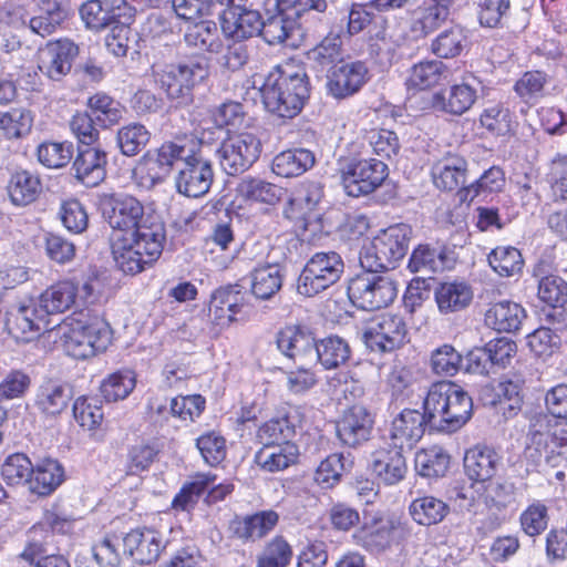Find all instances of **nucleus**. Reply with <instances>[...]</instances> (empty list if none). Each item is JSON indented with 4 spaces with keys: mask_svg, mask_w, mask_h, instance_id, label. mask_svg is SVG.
I'll list each match as a JSON object with an SVG mask.
<instances>
[{
    "mask_svg": "<svg viewBox=\"0 0 567 567\" xmlns=\"http://www.w3.org/2000/svg\"><path fill=\"white\" fill-rule=\"evenodd\" d=\"M383 269H363L349 280L348 297L358 309L374 311L390 306L398 296V284Z\"/></svg>",
    "mask_w": 567,
    "mask_h": 567,
    "instance_id": "9",
    "label": "nucleus"
},
{
    "mask_svg": "<svg viewBox=\"0 0 567 567\" xmlns=\"http://www.w3.org/2000/svg\"><path fill=\"white\" fill-rule=\"evenodd\" d=\"M277 349L296 364H312L316 357V337L301 324H288L276 333Z\"/></svg>",
    "mask_w": 567,
    "mask_h": 567,
    "instance_id": "20",
    "label": "nucleus"
},
{
    "mask_svg": "<svg viewBox=\"0 0 567 567\" xmlns=\"http://www.w3.org/2000/svg\"><path fill=\"white\" fill-rule=\"evenodd\" d=\"M236 192L245 200L277 204L284 194V189L259 177H244L237 185Z\"/></svg>",
    "mask_w": 567,
    "mask_h": 567,
    "instance_id": "46",
    "label": "nucleus"
},
{
    "mask_svg": "<svg viewBox=\"0 0 567 567\" xmlns=\"http://www.w3.org/2000/svg\"><path fill=\"white\" fill-rule=\"evenodd\" d=\"M374 426V416L361 404L347 409L336 423L339 442L347 447L358 449L370 441Z\"/></svg>",
    "mask_w": 567,
    "mask_h": 567,
    "instance_id": "21",
    "label": "nucleus"
},
{
    "mask_svg": "<svg viewBox=\"0 0 567 567\" xmlns=\"http://www.w3.org/2000/svg\"><path fill=\"white\" fill-rule=\"evenodd\" d=\"M455 0H430L421 9V16L415 22L424 35L441 28L452 16Z\"/></svg>",
    "mask_w": 567,
    "mask_h": 567,
    "instance_id": "55",
    "label": "nucleus"
},
{
    "mask_svg": "<svg viewBox=\"0 0 567 567\" xmlns=\"http://www.w3.org/2000/svg\"><path fill=\"white\" fill-rule=\"evenodd\" d=\"M370 468L379 482L396 485L408 473L404 451L395 446L380 447L372 453Z\"/></svg>",
    "mask_w": 567,
    "mask_h": 567,
    "instance_id": "31",
    "label": "nucleus"
},
{
    "mask_svg": "<svg viewBox=\"0 0 567 567\" xmlns=\"http://www.w3.org/2000/svg\"><path fill=\"white\" fill-rule=\"evenodd\" d=\"M409 522L396 517L374 516L352 534L353 543L370 553H381L392 543H400L411 536Z\"/></svg>",
    "mask_w": 567,
    "mask_h": 567,
    "instance_id": "11",
    "label": "nucleus"
},
{
    "mask_svg": "<svg viewBox=\"0 0 567 567\" xmlns=\"http://www.w3.org/2000/svg\"><path fill=\"white\" fill-rule=\"evenodd\" d=\"M344 271V262L337 251H319L305 265L297 281L298 293L313 297L334 285Z\"/></svg>",
    "mask_w": 567,
    "mask_h": 567,
    "instance_id": "10",
    "label": "nucleus"
},
{
    "mask_svg": "<svg viewBox=\"0 0 567 567\" xmlns=\"http://www.w3.org/2000/svg\"><path fill=\"white\" fill-rule=\"evenodd\" d=\"M165 543L162 535L150 528H135L124 536L106 534L93 547V555L101 567H120L122 557L134 563L150 565L157 561Z\"/></svg>",
    "mask_w": 567,
    "mask_h": 567,
    "instance_id": "3",
    "label": "nucleus"
},
{
    "mask_svg": "<svg viewBox=\"0 0 567 567\" xmlns=\"http://www.w3.org/2000/svg\"><path fill=\"white\" fill-rule=\"evenodd\" d=\"M34 471V465L24 453H13L9 455L1 466V477L7 485L30 486V480Z\"/></svg>",
    "mask_w": 567,
    "mask_h": 567,
    "instance_id": "58",
    "label": "nucleus"
},
{
    "mask_svg": "<svg viewBox=\"0 0 567 567\" xmlns=\"http://www.w3.org/2000/svg\"><path fill=\"white\" fill-rule=\"evenodd\" d=\"M310 90L306 71L286 63L269 71L261 86V96L268 112L292 118L302 111L310 96Z\"/></svg>",
    "mask_w": 567,
    "mask_h": 567,
    "instance_id": "1",
    "label": "nucleus"
},
{
    "mask_svg": "<svg viewBox=\"0 0 567 567\" xmlns=\"http://www.w3.org/2000/svg\"><path fill=\"white\" fill-rule=\"evenodd\" d=\"M463 357L451 344H443L431 352L432 372L441 377H454L462 368Z\"/></svg>",
    "mask_w": 567,
    "mask_h": 567,
    "instance_id": "63",
    "label": "nucleus"
},
{
    "mask_svg": "<svg viewBox=\"0 0 567 567\" xmlns=\"http://www.w3.org/2000/svg\"><path fill=\"white\" fill-rule=\"evenodd\" d=\"M481 82L474 75L465 78L460 84L436 92L432 96V107L451 115H462L467 112L477 99V85Z\"/></svg>",
    "mask_w": 567,
    "mask_h": 567,
    "instance_id": "24",
    "label": "nucleus"
},
{
    "mask_svg": "<svg viewBox=\"0 0 567 567\" xmlns=\"http://www.w3.org/2000/svg\"><path fill=\"white\" fill-rule=\"evenodd\" d=\"M505 184V174L498 166L486 169L480 178L458 192L462 202H473L477 197H487L492 193L499 192Z\"/></svg>",
    "mask_w": 567,
    "mask_h": 567,
    "instance_id": "50",
    "label": "nucleus"
},
{
    "mask_svg": "<svg viewBox=\"0 0 567 567\" xmlns=\"http://www.w3.org/2000/svg\"><path fill=\"white\" fill-rule=\"evenodd\" d=\"M199 145L196 140L188 137L164 142L154 155L147 154L148 172L156 169L152 178L163 179L166 177L176 161H182V164L187 162Z\"/></svg>",
    "mask_w": 567,
    "mask_h": 567,
    "instance_id": "25",
    "label": "nucleus"
},
{
    "mask_svg": "<svg viewBox=\"0 0 567 567\" xmlns=\"http://www.w3.org/2000/svg\"><path fill=\"white\" fill-rule=\"evenodd\" d=\"M447 66L439 60H426L411 68L408 84L419 90H426L441 83Z\"/></svg>",
    "mask_w": 567,
    "mask_h": 567,
    "instance_id": "53",
    "label": "nucleus"
},
{
    "mask_svg": "<svg viewBox=\"0 0 567 567\" xmlns=\"http://www.w3.org/2000/svg\"><path fill=\"white\" fill-rule=\"evenodd\" d=\"M39 310L34 300L11 305L4 320L8 333L16 339L29 341L41 330H48L50 322Z\"/></svg>",
    "mask_w": 567,
    "mask_h": 567,
    "instance_id": "22",
    "label": "nucleus"
},
{
    "mask_svg": "<svg viewBox=\"0 0 567 567\" xmlns=\"http://www.w3.org/2000/svg\"><path fill=\"white\" fill-rule=\"evenodd\" d=\"M342 25L339 30L331 29L319 44L308 52L311 68L326 75L346 60L342 50Z\"/></svg>",
    "mask_w": 567,
    "mask_h": 567,
    "instance_id": "35",
    "label": "nucleus"
},
{
    "mask_svg": "<svg viewBox=\"0 0 567 567\" xmlns=\"http://www.w3.org/2000/svg\"><path fill=\"white\" fill-rule=\"evenodd\" d=\"M214 181V171L209 159L205 158L200 145L178 169L175 177L176 189L179 194L198 198L206 195Z\"/></svg>",
    "mask_w": 567,
    "mask_h": 567,
    "instance_id": "17",
    "label": "nucleus"
},
{
    "mask_svg": "<svg viewBox=\"0 0 567 567\" xmlns=\"http://www.w3.org/2000/svg\"><path fill=\"white\" fill-rule=\"evenodd\" d=\"M223 32L237 40H245L262 32L264 18L257 10L245 6L235 8L229 13L218 18Z\"/></svg>",
    "mask_w": 567,
    "mask_h": 567,
    "instance_id": "34",
    "label": "nucleus"
},
{
    "mask_svg": "<svg viewBox=\"0 0 567 567\" xmlns=\"http://www.w3.org/2000/svg\"><path fill=\"white\" fill-rule=\"evenodd\" d=\"M454 264V251L446 246L434 247L430 244H420L412 250L408 268L411 272L431 276L452 269Z\"/></svg>",
    "mask_w": 567,
    "mask_h": 567,
    "instance_id": "29",
    "label": "nucleus"
},
{
    "mask_svg": "<svg viewBox=\"0 0 567 567\" xmlns=\"http://www.w3.org/2000/svg\"><path fill=\"white\" fill-rule=\"evenodd\" d=\"M111 343V327L101 319L73 328L64 336L63 348L68 355L85 360L103 352Z\"/></svg>",
    "mask_w": 567,
    "mask_h": 567,
    "instance_id": "14",
    "label": "nucleus"
},
{
    "mask_svg": "<svg viewBox=\"0 0 567 567\" xmlns=\"http://www.w3.org/2000/svg\"><path fill=\"white\" fill-rule=\"evenodd\" d=\"M422 409L430 431L454 433L473 415L472 396L453 381L432 383L424 396Z\"/></svg>",
    "mask_w": 567,
    "mask_h": 567,
    "instance_id": "2",
    "label": "nucleus"
},
{
    "mask_svg": "<svg viewBox=\"0 0 567 567\" xmlns=\"http://www.w3.org/2000/svg\"><path fill=\"white\" fill-rule=\"evenodd\" d=\"M316 164L315 153L308 148L295 147L277 154L271 164V171L281 177H297L309 171Z\"/></svg>",
    "mask_w": 567,
    "mask_h": 567,
    "instance_id": "38",
    "label": "nucleus"
},
{
    "mask_svg": "<svg viewBox=\"0 0 567 567\" xmlns=\"http://www.w3.org/2000/svg\"><path fill=\"white\" fill-rule=\"evenodd\" d=\"M297 416L279 413L262 423L257 431V439L262 445L292 444L296 435Z\"/></svg>",
    "mask_w": 567,
    "mask_h": 567,
    "instance_id": "39",
    "label": "nucleus"
},
{
    "mask_svg": "<svg viewBox=\"0 0 567 567\" xmlns=\"http://www.w3.org/2000/svg\"><path fill=\"white\" fill-rule=\"evenodd\" d=\"M150 131L141 123H130L122 126L116 133V145L120 152L127 157L135 156L148 144Z\"/></svg>",
    "mask_w": 567,
    "mask_h": 567,
    "instance_id": "57",
    "label": "nucleus"
},
{
    "mask_svg": "<svg viewBox=\"0 0 567 567\" xmlns=\"http://www.w3.org/2000/svg\"><path fill=\"white\" fill-rule=\"evenodd\" d=\"M79 47L69 39H60L47 43L40 53L39 69L53 81H60L72 69Z\"/></svg>",
    "mask_w": 567,
    "mask_h": 567,
    "instance_id": "26",
    "label": "nucleus"
},
{
    "mask_svg": "<svg viewBox=\"0 0 567 567\" xmlns=\"http://www.w3.org/2000/svg\"><path fill=\"white\" fill-rule=\"evenodd\" d=\"M439 311L449 315L464 310L473 299V291L465 282H441L434 291Z\"/></svg>",
    "mask_w": 567,
    "mask_h": 567,
    "instance_id": "41",
    "label": "nucleus"
},
{
    "mask_svg": "<svg viewBox=\"0 0 567 567\" xmlns=\"http://www.w3.org/2000/svg\"><path fill=\"white\" fill-rule=\"evenodd\" d=\"M79 13L87 29L101 31L121 21H134L136 9L127 0H87Z\"/></svg>",
    "mask_w": 567,
    "mask_h": 567,
    "instance_id": "15",
    "label": "nucleus"
},
{
    "mask_svg": "<svg viewBox=\"0 0 567 567\" xmlns=\"http://www.w3.org/2000/svg\"><path fill=\"white\" fill-rule=\"evenodd\" d=\"M549 75L539 70L526 71L515 82L514 92L528 105H535L546 94L545 87L549 83Z\"/></svg>",
    "mask_w": 567,
    "mask_h": 567,
    "instance_id": "54",
    "label": "nucleus"
},
{
    "mask_svg": "<svg viewBox=\"0 0 567 567\" xmlns=\"http://www.w3.org/2000/svg\"><path fill=\"white\" fill-rule=\"evenodd\" d=\"M327 8L326 0H277L274 12L268 10L264 19L261 37L270 45L285 43L300 31L306 14Z\"/></svg>",
    "mask_w": 567,
    "mask_h": 567,
    "instance_id": "6",
    "label": "nucleus"
},
{
    "mask_svg": "<svg viewBox=\"0 0 567 567\" xmlns=\"http://www.w3.org/2000/svg\"><path fill=\"white\" fill-rule=\"evenodd\" d=\"M184 41L187 47L200 52L218 53L223 48L217 25L213 21H202L189 27L184 34Z\"/></svg>",
    "mask_w": 567,
    "mask_h": 567,
    "instance_id": "49",
    "label": "nucleus"
},
{
    "mask_svg": "<svg viewBox=\"0 0 567 567\" xmlns=\"http://www.w3.org/2000/svg\"><path fill=\"white\" fill-rule=\"evenodd\" d=\"M491 268L501 277L519 274L524 267L520 251L513 246H497L487 256Z\"/></svg>",
    "mask_w": 567,
    "mask_h": 567,
    "instance_id": "56",
    "label": "nucleus"
},
{
    "mask_svg": "<svg viewBox=\"0 0 567 567\" xmlns=\"http://www.w3.org/2000/svg\"><path fill=\"white\" fill-rule=\"evenodd\" d=\"M97 207L104 220L113 229L136 235L142 227L157 225L159 231L166 234L165 225L158 216L146 214L143 204L134 196L125 193H102L97 196Z\"/></svg>",
    "mask_w": 567,
    "mask_h": 567,
    "instance_id": "5",
    "label": "nucleus"
},
{
    "mask_svg": "<svg viewBox=\"0 0 567 567\" xmlns=\"http://www.w3.org/2000/svg\"><path fill=\"white\" fill-rule=\"evenodd\" d=\"M426 430L430 431V423L424 411L404 409L391 423L389 446H395L403 451L412 450Z\"/></svg>",
    "mask_w": 567,
    "mask_h": 567,
    "instance_id": "23",
    "label": "nucleus"
},
{
    "mask_svg": "<svg viewBox=\"0 0 567 567\" xmlns=\"http://www.w3.org/2000/svg\"><path fill=\"white\" fill-rule=\"evenodd\" d=\"M413 236L410 225L399 223L381 229L360 252L363 269H394L408 250Z\"/></svg>",
    "mask_w": 567,
    "mask_h": 567,
    "instance_id": "7",
    "label": "nucleus"
},
{
    "mask_svg": "<svg viewBox=\"0 0 567 567\" xmlns=\"http://www.w3.org/2000/svg\"><path fill=\"white\" fill-rule=\"evenodd\" d=\"M292 558V549L282 536L274 537L257 558V567H287Z\"/></svg>",
    "mask_w": 567,
    "mask_h": 567,
    "instance_id": "64",
    "label": "nucleus"
},
{
    "mask_svg": "<svg viewBox=\"0 0 567 567\" xmlns=\"http://www.w3.org/2000/svg\"><path fill=\"white\" fill-rule=\"evenodd\" d=\"M415 471L420 476L437 478L445 475L450 466V455L440 446L423 449L415 454Z\"/></svg>",
    "mask_w": 567,
    "mask_h": 567,
    "instance_id": "51",
    "label": "nucleus"
},
{
    "mask_svg": "<svg viewBox=\"0 0 567 567\" xmlns=\"http://www.w3.org/2000/svg\"><path fill=\"white\" fill-rule=\"evenodd\" d=\"M246 303V292L239 285L221 286L214 290L209 301V317L219 327H228L236 320Z\"/></svg>",
    "mask_w": 567,
    "mask_h": 567,
    "instance_id": "27",
    "label": "nucleus"
},
{
    "mask_svg": "<svg viewBox=\"0 0 567 567\" xmlns=\"http://www.w3.org/2000/svg\"><path fill=\"white\" fill-rule=\"evenodd\" d=\"M351 357L349 342L339 336H328L316 340L313 363H320L324 370H333L346 364Z\"/></svg>",
    "mask_w": 567,
    "mask_h": 567,
    "instance_id": "44",
    "label": "nucleus"
},
{
    "mask_svg": "<svg viewBox=\"0 0 567 567\" xmlns=\"http://www.w3.org/2000/svg\"><path fill=\"white\" fill-rule=\"evenodd\" d=\"M42 243L45 256L55 264L65 265L75 258L76 246L64 235L45 231L42 236Z\"/></svg>",
    "mask_w": 567,
    "mask_h": 567,
    "instance_id": "60",
    "label": "nucleus"
},
{
    "mask_svg": "<svg viewBox=\"0 0 567 567\" xmlns=\"http://www.w3.org/2000/svg\"><path fill=\"white\" fill-rule=\"evenodd\" d=\"M467 162L460 156L449 157L433 167V181L442 190H455L465 187Z\"/></svg>",
    "mask_w": 567,
    "mask_h": 567,
    "instance_id": "45",
    "label": "nucleus"
},
{
    "mask_svg": "<svg viewBox=\"0 0 567 567\" xmlns=\"http://www.w3.org/2000/svg\"><path fill=\"white\" fill-rule=\"evenodd\" d=\"M449 512L450 507L444 501L431 495L417 497L409 506L412 519L422 526H431L442 522Z\"/></svg>",
    "mask_w": 567,
    "mask_h": 567,
    "instance_id": "48",
    "label": "nucleus"
},
{
    "mask_svg": "<svg viewBox=\"0 0 567 567\" xmlns=\"http://www.w3.org/2000/svg\"><path fill=\"white\" fill-rule=\"evenodd\" d=\"M209 75V59L203 54H192L176 63L153 64L151 76L156 87L162 90L176 106L194 103V90Z\"/></svg>",
    "mask_w": 567,
    "mask_h": 567,
    "instance_id": "4",
    "label": "nucleus"
},
{
    "mask_svg": "<svg viewBox=\"0 0 567 567\" xmlns=\"http://www.w3.org/2000/svg\"><path fill=\"white\" fill-rule=\"evenodd\" d=\"M408 329L399 315H382L378 321L367 328L362 340L373 352L385 353L401 348L405 343Z\"/></svg>",
    "mask_w": 567,
    "mask_h": 567,
    "instance_id": "19",
    "label": "nucleus"
},
{
    "mask_svg": "<svg viewBox=\"0 0 567 567\" xmlns=\"http://www.w3.org/2000/svg\"><path fill=\"white\" fill-rule=\"evenodd\" d=\"M78 298V285L72 280L59 281L44 290L37 303L40 307V313L48 316L62 313L70 309Z\"/></svg>",
    "mask_w": 567,
    "mask_h": 567,
    "instance_id": "37",
    "label": "nucleus"
},
{
    "mask_svg": "<svg viewBox=\"0 0 567 567\" xmlns=\"http://www.w3.org/2000/svg\"><path fill=\"white\" fill-rule=\"evenodd\" d=\"M74 154L71 142H43L37 148L38 161L48 168L66 166Z\"/></svg>",
    "mask_w": 567,
    "mask_h": 567,
    "instance_id": "62",
    "label": "nucleus"
},
{
    "mask_svg": "<svg viewBox=\"0 0 567 567\" xmlns=\"http://www.w3.org/2000/svg\"><path fill=\"white\" fill-rule=\"evenodd\" d=\"M107 154L97 146H79L73 161L74 177L86 187L100 185L106 177Z\"/></svg>",
    "mask_w": 567,
    "mask_h": 567,
    "instance_id": "28",
    "label": "nucleus"
},
{
    "mask_svg": "<svg viewBox=\"0 0 567 567\" xmlns=\"http://www.w3.org/2000/svg\"><path fill=\"white\" fill-rule=\"evenodd\" d=\"M341 182L348 196L360 197L373 193L388 177V165L377 158H351L342 164Z\"/></svg>",
    "mask_w": 567,
    "mask_h": 567,
    "instance_id": "12",
    "label": "nucleus"
},
{
    "mask_svg": "<svg viewBox=\"0 0 567 567\" xmlns=\"http://www.w3.org/2000/svg\"><path fill=\"white\" fill-rule=\"evenodd\" d=\"M468 42L466 30L454 24L440 32L431 42V52L440 59H454L462 54Z\"/></svg>",
    "mask_w": 567,
    "mask_h": 567,
    "instance_id": "47",
    "label": "nucleus"
},
{
    "mask_svg": "<svg viewBox=\"0 0 567 567\" xmlns=\"http://www.w3.org/2000/svg\"><path fill=\"white\" fill-rule=\"evenodd\" d=\"M327 94L341 101L359 93L370 80V70L360 60L344 61L327 75Z\"/></svg>",
    "mask_w": 567,
    "mask_h": 567,
    "instance_id": "18",
    "label": "nucleus"
},
{
    "mask_svg": "<svg viewBox=\"0 0 567 567\" xmlns=\"http://www.w3.org/2000/svg\"><path fill=\"white\" fill-rule=\"evenodd\" d=\"M90 114L95 118L97 125L110 127L117 124L125 112L124 106L113 97L96 93L87 101Z\"/></svg>",
    "mask_w": 567,
    "mask_h": 567,
    "instance_id": "52",
    "label": "nucleus"
},
{
    "mask_svg": "<svg viewBox=\"0 0 567 567\" xmlns=\"http://www.w3.org/2000/svg\"><path fill=\"white\" fill-rule=\"evenodd\" d=\"M261 142L252 133L228 134L216 151L223 171L230 176L246 172L259 158Z\"/></svg>",
    "mask_w": 567,
    "mask_h": 567,
    "instance_id": "13",
    "label": "nucleus"
},
{
    "mask_svg": "<svg viewBox=\"0 0 567 567\" xmlns=\"http://www.w3.org/2000/svg\"><path fill=\"white\" fill-rule=\"evenodd\" d=\"M74 398L73 385L64 380L47 378L37 386L33 409L45 421H55L69 410Z\"/></svg>",
    "mask_w": 567,
    "mask_h": 567,
    "instance_id": "16",
    "label": "nucleus"
},
{
    "mask_svg": "<svg viewBox=\"0 0 567 567\" xmlns=\"http://www.w3.org/2000/svg\"><path fill=\"white\" fill-rule=\"evenodd\" d=\"M299 458V449L296 444L262 445L256 452L254 462L268 473H276L296 464Z\"/></svg>",
    "mask_w": 567,
    "mask_h": 567,
    "instance_id": "40",
    "label": "nucleus"
},
{
    "mask_svg": "<svg viewBox=\"0 0 567 567\" xmlns=\"http://www.w3.org/2000/svg\"><path fill=\"white\" fill-rule=\"evenodd\" d=\"M142 228L131 236L127 244L113 249L115 266L124 275L135 276L152 267L162 256L166 234L161 233L157 225Z\"/></svg>",
    "mask_w": 567,
    "mask_h": 567,
    "instance_id": "8",
    "label": "nucleus"
},
{
    "mask_svg": "<svg viewBox=\"0 0 567 567\" xmlns=\"http://www.w3.org/2000/svg\"><path fill=\"white\" fill-rule=\"evenodd\" d=\"M7 192L14 206L24 207L38 199L42 183L38 175L29 171H17L10 176Z\"/></svg>",
    "mask_w": 567,
    "mask_h": 567,
    "instance_id": "42",
    "label": "nucleus"
},
{
    "mask_svg": "<svg viewBox=\"0 0 567 567\" xmlns=\"http://www.w3.org/2000/svg\"><path fill=\"white\" fill-rule=\"evenodd\" d=\"M251 292L262 300L270 299L282 286L284 268L277 262H267L250 271Z\"/></svg>",
    "mask_w": 567,
    "mask_h": 567,
    "instance_id": "43",
    "label": "nucleus"
},
{
    "mask_svg": "<svg viewBox=\"0 0 567 567\" xmlns=\"http://www.w3.org/2000/svg\"><path fill=\"white\" fill-rule=\"evenodd\" d=\"M527 318L525 308L512 300L491 302L484 313V323L498 333H517Z\"/></svg>",
    "mask_w": 567,
    "mask_h": 567,
    "instance_id": "32",
    "label": "nucleus"
},
{
    "mask_svg": "<svg viewBox=\"0 0 567 567\" xmlns=\"http://www.w3.org/2000/svg\"><path fill=\"white\" fill-rule=\"evenodd\" d=\"M135 374L131 370H118L105 378L100 385L106 402L124 400L135 388Z\"/></svg>",
    "mask_w": 567,
    "mask_h": 567,
    "instance_id": "59",
    "label": "nucleus"
},
{
    "mask_svg": "<svg viewBox=\"0 0 567 567\" xmlns=\"http://www.w3.org/2000/svg\"><path fill=\"white\" fill-rule=\"evenodd\" d=\"M65 481L64 466L55 458L44 457L34 464L29 489L38 496H49Z\"/></svg>",
    "mask_w": 567,
    "mask_h": 567,
    "instance_id": "36",
    "label": "nucleus"
},
{
    "mask_svg": "<svg viewBox=\"0 0 567 567\" xmlns=\"http://www.w3.org/2000/svg\"><path fill=\"white\" fill-rule=\"evenodd\" d=\"M323 197V185L319 181H305L300 183L285 205L282 215L290 221H307L309 215L316 209Z\"/></svg>",
    "mask_w": 567,
    "mask_h": 567,
    "instance_id": "33",
    "label": "nucleus"
},
{
    "mask_svg": "<svg viewBox=\"0 0 567 567\" xmlns=\"http://www.w3.org/2000/svg\"><path fill=\"white\" fill-rule=\"evenodd\" d=\"M33 116L29 110L11 109L0 112V131L9 138H21L31 132Z\"/></svg>",
    "mask_w": 567,
    "mask_h": 567,
    "instance_id": "61",
    "label": "nucleus"
},
{
    "mask_svg": "<svg viewBox=\"0 0 567 567\" xmlns=\"http://www.w3.org/2000/svg\"><path fill=\"white\" fill-rule=\"evenodd\" d=\"M463 464L470 481L485 484L501 468L503 457L495 449L478 444L466 451Z\"/></svg>",
    "mask_w": 567,
    "mask_h": 567,
    "instance_id": "30",
    "label": "nucleus"
}]
</instances>
